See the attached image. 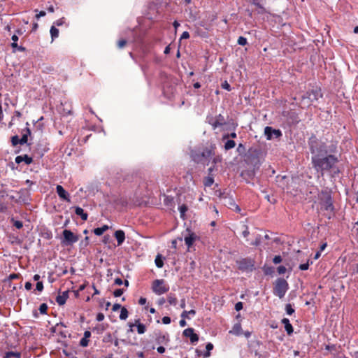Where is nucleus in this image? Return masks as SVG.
<instances>
[{
	"instance_id": "nucleus-49",
	"label": "nucleus",
	"mask_w": 358,
	"mask_h": 358,
	"mask_svg": "<svg viewBox=\"0 0 358 358\" xmlns=\"http://www.w3.org/2000/svg\"><path fill=\"white\" fill-rule=\"evenodd\" d=\"M127 43L124 39H121L117 42V46L119 48H122Z\"/></svg>"
},
{
	"instance_id": "nucleus-45",
	"label": "nucleus",
	"mask_w": 358,
	"mask_h": 358,
	"mask_svg": "<svg viewBox=\"0 0 358 358\" xmlns=\"http://www.w3.org/2000/svg\"><path fill=\"white\" fill-rule=\"evenodd\" d=\"M273 262L274 264H278L282 262V257L280 255H276L273 259Z\"/></svg>"
},
{
	"instance_id": "nucleus-57",
	"label": "nucleus",
	"mask_w": 358,
	"mask_h": 358,
	"mask_svg": "<svg viewBox=\"0 0 358 358\" xmlns=\"http://www.w3.org/2000/svg\"><path fill=\"white\" fill-rule=\"evenodd\" d=\"M243 308V303L241 302H238L235 305V309L238 311Z\"/></svg>"
},
{
	"instance_id": "nucleus-46",
	"label": "nucleus",
	"mask_w": 358,
	"mask_h": 358,
	"mask_svg": "<svg viewBox=\"0 0 358 358\" xmlns=\"http://www.w3.org/2000/svg\"><path fill=\"white\" fill-rule=\"evenodd\" d=\"M7 210V206L5 203L0 202V213H4Z\"/></svg>"
},
{
	"instance_id": "nucleus-9",
	"label": "nucleus",
	"mask_w": 358,
	"mask_h": 358,
	"mask_svg": "<svg viewBox=\"0 0 358 358\" xmlns=\"http://www.w3.org/2000/svg\"><path fill=\"white\" fill-rule=\"evenodd\" d=\"M188 232L187 236H185L184 238L185 243L188 248H190L194 243L196 240L199 238V237L193 232H191L189 229H187Z\"/></svg>"
},
{
	"instance_id": "nucleus-33",
	"label": "nucleus",
	"mask_w": 358,
	"mask_h": 358,
	"mask_svg": "<svg viewBox=\"0 0 358 358\" xmlns=\"http://www.w3.org/2000/svg\"><path fill=\"white\" fill-rule=\"evenodd\" d=\"M11 47L13 48L17 49V50H19L20 52H24L25 50V48H24L22 46H18L17 42H13L11 43Z\"/></svg>"
},
{
	"instance_id": "nucleus-5",
	"label": "nucleus",
	"mask_w": 358,
	"mask_h": 358,
	"mask_svg": "<svg viewBox=\"0 0 358 358\" xmlns=\"http://www.w3.org/2000/svg\"><path fill=\"white\" fill-rule=\"evenodd\" d=\"M63 238L62 243L64 245H70L78 241V236L75 235L71 231L64 229L63 231Z\"/></svg>"
},
{
	"instance_id": "nucleus-30",
	"label": "nucleus",
	"mask_w": 358,
	"mask_h": 358,
	"mask_svg": "<svg viewBox=\"0 0 358 358\" xmlns=\"http://www.w3.org/2000/svg\"><path fill=\"white\" fill-rule=\"evenodd\" d=\"M27 134H23L22 138H20V144L23 145L27 142V136L30 134V130L29 129H27Z\"/></svg>"
},
{
	"instance_id": "nucleus-27",
	"label": "nucleus",
	"mask_w": 358,
	"mask_h": 358,
	"mask_svg": "<svg viewBox=\"0 0 358 358\" xmlns=\"http://www.w3.org/2000/svg\"><path fill=\"white\" fill-rule=\"evenodd\" d=\"M236 143L233 140H228L224 144V148L227 150L232 149L235 147Z\"/></svg>"
},
{
	"instance_id": "nucleus-29",
	"label": "nucleus",
	"mask_w": 358,
	"mask_h": 358,
	"mask_svg": "<svg viewBox=\"0 0 358 358\" xmlns=\"http://www.w3.org/2000/svg\"><path fill=\"white\" fill-rule=\"evenodd\" d=\"M196 311L194 310H190L189 311L184 310L181 313V317L182 318H187L188 317V315H191L192 316L195 315Z\"/></svg>"
},
{
	"instance_id": "nucleus-15",
	"label": "nucleus",
	"mask_w": 358,
	"mask_h": 358,
	"mask_svg": "<svg viewBox=\"0 0 358 358\" xmlns=\"http://www.w3.org/2000/svg\"><path fill=\"white\" fill-rule=\"evenodd\" d=\"M69 298L68 292H63L62 294H59L56 298V301L59 306L65 304L67 299Z\"/></svg>"
},
{
	"instance_id": "nucleus-56",
	"label": "nucleus",
	"mask_w": 358,
	"mask_h": 358,
	"mask_svg": "<svg viewBox=\"0 0 358 358\" xmlns=\"http://www.w3.org/2000/svg\"><path fill=\"white\" fill-rule=\"evenodd\" d=\"M64 21L63 18L59 19L54 22L55 25L61 26L64 24Z\"/></svg>"
},
{
	"instance_id": "nucleus-53",
	"label": "nucleus",
	"mask_w": 358,
	"mask_h": 358,
	"mask_svg": "<svg viewBox=\"0 0 358 358\" xmlns=\"http://www.w3.org/2000/svg\"><path fill=\"white\" fill-rule=\"evenodd\" d=\"M122 308V306H121L120 304H119V303H115V304L113 306L112 310H113V311H117V310H119V309H120V310H121V308Z\"/></svg>"
},
{
	"instance_id": "nucleus-21",
	"label": "nucleus",
	"mask_w": 358,
	"mask_h": 358,
	"mask_svg": "<svg viewBox=\"0 0 358 358\" xmlns=\"http://www.w3.org/2000/svg\"><path fill=\"white\" fill-rule=\"evenodd\" d=\"M108 225H103L101 227H98L94 229V233L96 236H101L108 229Z\"/></svg>"
},
{
	"instance_id": "nucleus-12",
	"label": "nucleus",
	"mask_w": 358,
	"mask_h": 358,
	"mask_svg": "<svg viewBox=\"0 0 358 358\" xmlns=\"http://www.w3.org/2000/svg\"><path fill=\"white\" fill-rule=\"evenodd\" d=\"M155 341L157 344L166 345L169 342V335L167 333H159L156 336Z\"/></svg>"
},
{
	"instance_id": "nucleus-19",
	"label": "nucleus",
	"mask_w": 358,
	"mask_h": 358,
	"mask_svg": "<svg viewBox=\"0 0 358 358\" xmlns=\"http://www.w3.org/2000/svg\"><path fill=\"white\" fill-rule=\"evenodd\" d=\"M230 334L240 336L242 334V328L241 324H235L232 328V329L229 331Z\"/></svg>"
},
{
	"instance_id": "nucleus-47",
	"label": "nucleus",
	"mask_w": 358,
	"mask_h": 358,
	"mask_svg": "<svg viewBox=\"0 0 358 358\" xmlns=\"http://www.w3.org/2000/svg\"><path fill=\"white\" fill-rule=\"evenodd\" d=\"M162 320L163 324H169L171 322V318L168 316L163 317Z\"/></svg>"
},
{
	"instance_id": "nucleus-43",
	"label": "nucleus",
	"mask_w": 358,
	"mask_h": 358,
	"mask_svg": "<svg viewBox=\"0 0 358 358\" xmlns=\"http://www.w3.org/2000/svg\"><path fill=\"white\" fill-rule=\"evenodd\" d=\"M299 269L301 271H306L308 270L309 268V262L308 261L306 264H301L299 265Z\"/></svg>"
},
{
	"instance_id": "nucleus-26",
	"label": "nucleus",
	"mask_w": 358,
	"mask_h": 358,
	"mask_svg": "<svg viewBox=\"0 0 358 358\" xmlns=\"http://www.w3.org/2000/svg\"><path fill=\"white\" fill-rule=\"evenodd\" d=\"M214 182V179L211 176H208L203 180V185L206 187H210Z\"/></svg>"
},
{
	"instance_id": "nucleus-31",
	"label": "nucleus",
	"mask_w": 358,
	"mask_h": 358,
	"mask_svg": "<svg viewBox=\"0 0 358 358\" xmlns=\"http://www.w3.org/2000/svg\"><path fill=\"white\" fill-rule=\"evenodd\" d=\"M285 311L287 315H292L294 313V309L292 308L290 303H288L285 306Z\"/></svg>"
},
{
	"instance_id": "nucleus-62",
	"label": "nucleus",
	"mask_w": 358,
	"mask_h": 358,
	"mask_svg": "<svg viewBox=\"0 0 358 358\" xmlns=\"http://www.w3.org/2000/svg\"><path fill=\"white\" fill-rule=\"evenodd\" d=\"M180 326L184 327L187 325V322L185 321V318H182L179 322Z\"/></svg>"
},
{
	"instance_id": "nucleus-23",
	"label": "nucleus",
	"mask_w": 358,
	"mask_h": 358,
	"mask_svg": "<svg viewBox=\"0 0 358 358\" xmlns=\"http://www.w3.org/2000/svg\"><path fill=\"white\" fill-rule=\"evenodd\" d=\"M50 32L52 38V41H53L56 38L58 37L59 30L55 27V25H53L51 27Z\"/></svg>"
},
{
	"instance_id": "nucleus-60",
	"label": "nucleus",
	"mask_w": 358,
	"mask_h": 358,
	"mask_svg": "<svg viewBox=\"0 0 358 358\" xmlns=\"http://www.w3.org/2000/svg\"><path fill=\"white\" fill-rule=\"evenodd\" d=\"M115 284L117 285H122L123 284V281L121 278H116L115 279Z\"/></svg>"
},
{
	"instance_id": "nucleus-20",
	"label": "nucleus",
	"mask_w": 358,
	"mask_h": 358,
	"mask_svg": "<svg viewBox=\"0 0 358 358\" xmlns=\"http://www.w3.org/2000/svg\"><path fill=\"white\" fill-rule=\"evenodd\" d=\"M21 353L18 352L9 351L6 352L3 358H20Z\"/></svg>"
},
{
	"instance_id": "nucleus-32",
	"label": "nucleus",
	"mask_w": 358,
	"mask_h": 358,
	"mask_svg": "<svg viewBox=\"0 0 358 358\" xmlns=\"http://www.w3.org/2000/svg\"><path fill=\"white\" fill-rule=\"evenodd\" d=\"M206 348L208 352L204 354V357H208L210 356V351L213 348V345L211 343H208L206 344Z\"/></svg>"
},
{
	"instance_id": "nucleus-3",
	"label": "nucleus",
	"mask_w": 358,
	"mask_h": 358,
	"mask_svg": "<svg viewBox=\"0 0 358 358\" xmlns=\"http://www.w3.org/2000/svg\"><path fill=\"white\" fill-rule=\"evenodd\" d=\"M238 268L242 272H252L255 270V261L251 258H241L236 262Z\"/></svg>"
},
{
	"instance_id": "nucleus-38",
	"label": "nucleus",
	"mask_w": 358,
	"mask_h": 358,
	"mask_svg": "<svg viewBox=\"0 0 358 358\" xmlns=\"http://www.w3.org/2000/svg\"><path fill=\"white\" fill-rule=\"evenodd\" d=\"M238 43L241 45H245L247 44V39L243 36H240L238 39Z\"/></svg>"
},
{
	"instance_id": "nucleus-2",
	"label": "nucleus",
	"mask_w": 358,
	"mask_h": 358,
	"mask_svg": "<svg viewBox=\"0 0 358 358\" xmlns=\"http://www.w3.org/2000/svg\"><path fill=\"white\" fill-rule=\"evenodd\" d=\"M288 289L289 285L285 279L278 278L273 288V294L280 299H282L285 296Z\"/></svg>"
},
{
	"instance_id": "nucleus-16",
	"label": "nucleus",
	"mask_w": 358,
	"mask_h": 358,
	"mask_svg": "<svg viewBox=\"0 0 358 358\" xmlns=\"http://www.w3.org/2000/svg\"><path fill=\"white\" fill-rule=\"evenodd\" d=\"M282 323L284 324L285 329L287 331V334L290 335L291 334L293 333V331H294L293 327H292V325L291 324L289 319L283 318L282 320Z\"/></svg>"
},
{
	"instance_id": "nucleus-58",
	"label": "nucleus",
	"mask_w": 358,
	"mask_h": 358,
	"mask_svg": "<svg viewBox=\"0 0 358 358\" xmlns=\"http://www.w3.org/2000/svg\"><path fill=\"white\" fill-rule=\"evenodd\" d=\"M46 15L45 12L42 10L40 11L38 14L36 15V18L38 20L41 17H43Z\"/></svg>"
},
{
	"instance_id": "nucleus-40",
	"label": "nucleus",
	"mask_w": 358,
	"mask_h": 358,
	"mask_svg": "<svg viewBox=\"0 0 358 358\" xmlns=\"http://www.w3.org/2000/svg\"><path fill=\"white\" fill-rule=\"evenodd\" d=\"M123 289H117L114 291L113 292V295L115 296V297H120L123 294Z\"/></svg>"
},
{
	"instance_id": "nucleus-28",
	"label": "nucleus",
	"mask_w": 358,
	"mask_h": 358,
	"mask_svg": "<svg viewBox=\"0 0 358 358\" xmlns=\"http://www.w3.org/2000/svg\"><path fill=\"white\" fill-rule=\"evenodd\" d=\"M178 210L180 213V217L184 219L186 212L187 211V206L185 204H182L179 206Z\"/></svg>"
},
{
	"instance_id": "nucleus-55",
	"label": "nucleus",
	"mask_w": 358,
	"mask_h": 358,
	"mask_svg": "<svg viewBox=\"0 0 358 358\" xmlns=\"http://www.w3.org/2000/svg\"><path fill=\"white\" fill-rule=\"evenodd\" d=\"M104 319V315L101 313H99L96 315V320L99 322H101Z\"/></svg>"
},
{
	"instance_id": "nucleus-24",
	"label": "nucleus",
	"mask_w": 358,
	"mask_h": 358,
	"mask_svg": "<svg viewBox=\"0 0 358 358\" xmlns=\"http://www.w3.org/2000/svg\"><path fill=\"white\" fill-rule=\"evenodd\" d=\"M128 315H129V312H128L127 309L125 307H122L121 308L120 314L119 316L120 319L121 320H125L128 317Z\"/></svg>"
},
{
	"instance_id": "nucleus-22",
	"label": "nucleus",
	"mask_w": 358,
	"mask_h": 358,
	"mask_svg": "<svg viewBox=\"0 0 358 358\" xmlns=\"http://www.w3.org/2000/svg\"><path fill=\"white\" fill-rule=\"evenodd\" d=\"M167 301L169 303L170 305L176 306L178 302L177 297L176 295L173 293H170L167 296Z\"/></svg>"
},
{
	"instance_id": "nucleus-11",
	"label": "nucleus",
	"mask_w": 358,
	"mask_h": 358,
	"mask_svg": "<svg viewBox=\"0 0 358 358\" xmlns=\"http://www.w3.org/2000/svg\"><path fill=\"white\" fill-rule=\"evenodd\" d=\"M210 124L213 126V129H216L225 124V119L223 115L220 114L214 120L210 121Z\"/></svg>"
},
{
	"instance_id": "nucleus-64",
	"label": "nucleus",
	"mask_w": 358,
	"mask_h": 358,
	"mask_svg": "<svg viewBox=\"0 0 358 358\" xmlns=\"http://www.w3.org/2000/svg\"><path fill=\"white\" fill-rule=\"evenodd\" d=\"M91 336V332L90 331H85L84 332V338L89 339Z\"/></svg>"
},
{
	"instance_id": "nucleus-36",
	"label": "nucleus",
	"mask_w": 358,
	"mask_h": 358,
	"mask_svg": "<svg viewBox=\"0 0 358 358\" xmlns=\"http://www.w3.org/2000/svg\"><path fill=\"white\" fill-rule=\"evenodd\" d=\"M128 326L129 329L127 330V333H132L134 331V327H136V320H134V322H129L128 323Z\"/></svg>"
},
{
	"instance_id": "nucleus-35",
	"label": "nucleus",
	"mask_w": 358,
	"mask_h": 358,
	"mask_svg": "<svg viewBox=\"0 0 358 358\" xmlns=\"http://www.w3.org/2000/svg\"><path fill=\"white\" fill-rule=\"evenodd\" d=\"M89 341H90L89 339L85 338L83 337L80 341V345L82 346V347H87L89 345Z\"/></svg>"
},
{
	"instance_id": "nucleus-37",
	"label": "nucleus",
	"mask_w": 358,
	"mask_h": 358,
	"mask_svg": "<svg viewBox=\"0 0 358 358\" xmlns=\"http://www.w3.org/2000/svg\"><path fill=\"white\" fill-rule=\"evenodd\" d=\"M20 138L17 136H14L11 138V142L13 145L15 146L18 144H20Z\"/></svg>"
},
{
	"instance_id": "nucleus-8",
	"label": "nucleus",
	"mask_w": 358,
	"mask_h": 358,
	"mask_svg": "<svg viewBox=\"0 0 358 358\" xmlns=\"http://www.w3.org/2000/svg\"><path fill=\"white\" fill-rule=\"evenodd\" d=\"M56 192L59 196V197L64 201H66L67 202L71 201L69 194L64 189V187L60 185H57L56 187Z\"/></svg>"
},
{
	"instance_id": "nucleus-18",
	"label": "nucleus",
	"mask_w": 358,
	"mask_h": 358,
	"mask_svg": "<svg viewBox=\"0 0 358 358\" xmlns=\"http://www.w3.org/2000/svg\"><path fill=\"white\" fill-rule=\"evenodd\" d=\"M75 213L80 216L83 220L85 221L87 220L88 215L84 212V210L82 208L76 207L75 209Z\"/></svg>"
},
{
	"instance_id": "nucleus-39",
	"label": "nucleus",
	"mask_w": 358,
	"mask_h": 358,
	"mask_svg": "<svg viewBox=\"0 0 358 358\" xmlns=\"http://www.w3.org/2000/svg\"><path fill=\"white\" fill-rule=\"evenodd\" d=\"M48 306L45 303H42L39 307L40 313L42 314L46 313Z\"/></svg>"
},
{
	"instance_id": "nucleus-25",
	"label": "nucleus",
	"mask_w": 358,
	"mask_h": 358,
	"mask_svg": "<svg viewBox=\"0 0 358 358\" xmlns=\"http://www.w3.org/2000/svg\"><path fill=\"white\" fill-rule=\"evenodd\" d=\"M157 267L162 268L164 266V261L161 255H158L155 260Z\"/></svg>"
},
{
	"instance_id": "nucleus-1",
	"label": "nucleus",
	"mask_w": 358,
	"mask_h": 358,
	"mask_svg": "<svg viewBox=\"0 0 358 358\" xmlns=\"http://www.w3.org/2000/svg\"><path fill=\"white\" fill-rule=\"evenodd\" d=\"M337 162L338 159L331 155L323 158L318 155L312 157V163L317 171L323 172L330 170Z\"/></svg>"
},
{
	"instance_id": "nucleus-51",
	"label": "nucleus",
	"mask_w": 358,
	"mask_h": 358,
	"mask_svg": "<svg viewBox=\"0 0 358 358\" xmlns=\"http://www.w3.org/2000/svg\"><path fill=\"white\" fill-rule=\"evenodd\" d=\"M222 87L224 90H227V91L231 90L230 85L227 81L222 84Z\"/></svg>"
},
{
	"instance_id": "nucleus-52",
	"label": "nucleus",
	"mask_w": 358,
	"mask_h": 358,
	"mask_svg": "<svg viewBox=\"0 0 358 358\" xmlns=\"http://www.w3.org/2000/svg\"><path fill=\"white\" fill-rule=\"evenodd\" d=\"M189 38V34L188 31H184L181 36H180V40L182 39H187Z\"/></svg>"
},
{
	"instance_id": "nucleus-34",
	"label": "nucleus",
	"mask_w": 358,
	"mask_h": 358,
	"mask_svg": "<svg viewBox=\"0 0 358 358\" xmlns=\"http://www.w3.org/2000/svg\"><path fill=\"white\" fill-rule=\"evenodd\" d=\"M307 94L308 95V98L310 99L311 101H313V99L311 98L312 96H313V99L314 100H317V99L318 92L317 91L313 90L311 92L307 93Z\"/></svg>"
},
{
	"instance_id": "nucleus-44",
	"label": "nucleus",
	"mask_w": 358,
	"mask_h": 358,
	"mask_svg": "<svg viewBox=\"0 0 358 358\" xmlns=\"http://www.w3.org/2000/svg\"><path fill=\"white\" fill-rule=\"evenodd\" d=\"M244 228H245V229L243 231V232H242V235H243V236L244 238H246V237H248V236H249V234H250V231H249V229H248V226L245 225V226H244Z\"/></svg>"
},
{
	"instance_id": "nucleus-48",
	"label": "nucleus",
	"mask_w": 358,
	"mask_h": 358,
	"mask_svg": "<svg viewBox=\"0 0 358 358\" xmlns=\"http://www.w3.org/2000/svg\"><path fill=\"white\" fill-rule=\"evenodd\" d=\"M273 268L272 267H264V272L266 275H270L273 272Z\"/></svg>"
},
{
	"instance_id": "nucleus-4",
	"label": "nucleus",
	"mask_w": 358,
	"mask_h": 358,
	"mask_svg": "<svg viewBox=\"0 0 358 358\" xmlns=\"http://www.w3.org/2000/svg\"><path fill=\"white\" fill-rule=\"evenodd\" d=\"M152 289L156 294L162 295L169 290V286L165 283L164 280L157 279L153 281Z\"/></svg>"
},
{
	"instance_id": "nucleus-13",
	"label": "nucleus",
	"mask_w": 358,
	"mask_h": 358,
	"mask_svg": "<svg viewBox=\"0 0 358 358\" xmlns=\"http://www.w3.org/2000/svg\"><path fill=\"white\" fill-rule=\"evenodd\" d=\"M15 162L17 164H20L21 162H24L26 164H30L32 163L33 159L31 157H29L27 155H19L15 157Z\"/></svg>"
},
{
	"instance_id": "nucleus-17",
	"label": "nucleus",
	"mask_w": 358,
	"mask_h": 358,
	"mask_svg": "<svg viewBox=\"0 0 358 358\" xmlns=\"http://www.w3.org/2000/svg\"><path fill=\"white\" fill-rule=\"evenodd\" d=\"M137 332L138 334H143L146 331V327L141 322L140 319L136 320Z\"/></svg>"
},
{
	"instance_id": "nucleus-42",
	"label": "nucleus",
	"mask_w": 358,
	"mask_h": 358,
	"mask_svg": "<svg viewBox=\"0 0 358 358\" xmlns=\"http://www.w3.org/2000/svg\"><path fill=\"white\" fill-rule=\"evenodd\" d=\"M277 271L280 275H282L286 272L287 269L286 267L284 266H279L277 268Z\"/></svg>"
},
{
	"instance_id": "nucleus-41",
	"label": "nucleus",
	"mask_w": 358,
	"mask_h": 358,
	"mask_svg": "<svg viewBox=\"0 0 358 358\" xmlns=\"http://www.w3.org/2000/svg\"><path fill=\"white\" fill-rule=\"evenodd\" d=\"M13 225L17 228V229H21L22 227H23V224H22V222L20 221V220H13Z\"/></svg>"
},
{
	"instance_id": "nucleus-63",
	"label": "nucleus",
	"mask_w": 358,
	"mask_h": 358,
	"mask_svg": "<svg viewBox=\"0 0 358 358\" xmlns=\"http://www.w3.org/2000/svg\"><path fill=\"white\" fill-rule=\"evenodd\" d=\"M146 301H147V300H146V299H145V298L141 297V298L139 299L138 303H139V304H141V305H144V304H145V303H146Z\"/></svg>"
},
{
	"instance_id": "nucleus-10",
	"label": "nucleus",
	"mask_w": 358,
	"mask_h": 358,
	"mask_svg": "<svg viewBox=\"0 0 358 358\" xmlns=\"http://www.w3.org/2000/svg\"><path fill=\"white\" fill-rule=\"evenodd\" d=\"M320 205H321V209H324L326 210L331 211L334 208L331 199L329 195H326L325 197L322 199Z\"/></svg>"
},
{
	"instance_id": "nucleus-50",
	"label": "nucleus",
	"mask_w": 358,
	"mask_h": 358,
	"mask_svg": "<svg viewBox=\"0 0 358 358\" xmlns=\"http://www.w3.org/2000/svg\"><path fill=\"white\" fill-rule=\"evenodd\" d=\"M36 289L38 291V292H41L43 291V284L42 282H38L36 283Z\"/></svg>"
},
{
	"instance_id": "nucleus-61",
	"label": "nucleus",
	"mask_w": 358,
	"mask_h": 358,
	"mask_svg": "<svg viewBox=\"0 0 358 358\" xmlns=\"http://www.w3.org/2000/svg\"><path fill=\"white\" fill-rule=\"evenodd\" d=\"M157 350L159 354H163L165 352V348L163 346H159L157 348Z\"/></svg>"
},
{
	"instance_id": "nucleus-7",
	"label": "nucleus",
	"mask_w": 358,
	"mask_h": 358,
	"mask_svg": "<svg viewBox=\"0 0 358 358\" xmlns=\"http://www.w3.org/2000/svg\"><path fill=\"white\" fill-rule=\"evenodd\" d=\"M183 336L189 338L191 343L195 344L199 341V336L194 332L193 328H187L183 331Z\"/></svg>"
},
{
	"instance_id": "nucleus-59",
	"label": "nucleus",
	"mask_w": 358,
	"mask_h": 358,
	"mask_svg": "<svg viewBox=\"0 0 358 358\" xmlns=\"http://www.w3.org/2000/svg\"><path fill=\"white\" fill-rule=\"evenodd\" d=\"M32 287V284L30 282H26L24 285V288L27 290H30Z\"/></svg>"
},
{
	"instance_id": "nucleus-14",
	"label": "nucleus",
	"mask_w": 358,
	"mask_h": 358,
	"mask_svg": "<svg viewBox=\"0 0 358 358\" xmlns=\"http://www.w3.org/2000/svg\"><path fill=\"white\" fill-rule=\"evenodd\" d=\"M115 237L117 242V245H121L125 240V234L122 230H117L115 232Z\"/></svg>"
},
{
	"instance_id": "nucleus-6",
	"label": "nucleus",
	"mask_w": 358,
	"mask_h": 358,
	"mask_svg": "<svg viewBox=\"0 0 358 358\" xmlns=\"http://www.w3.org/2000/svg\"><path fill=\"white\" fill-rule=\"evenodd\" d=\"M264 134L268 140H271L273 137H280L282 132L279 129H274L271 127H266L264 129Z\"/></svg>"
},
{
	"instance_id": "nucleus-54",
	"label": "nucleus",
	"mask_w": 358,
	"mask_h": 358,
	"mask_svg": "<svg viewBox=\"0 0 358 358\" xmlns=\"http://www.w3.org/2000/svg\"><path fill=\"white\" fill-rule=\"evenodd\" d=\"M336 345H326V347H325V349H326L327 350H329V351L336 350Z\"/></svg>"
}]
</instances>
